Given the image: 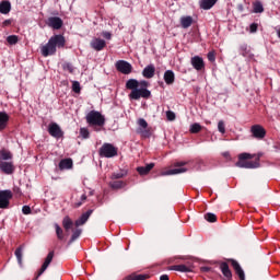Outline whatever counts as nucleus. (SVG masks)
I'll return each instance as SVG.
<instances>
[{
  "label": "nucleus",
  "instance_id": "6ab92c4d",
  "mask_svg": "<svg viewBox=\"0 0 280 280\" xmlns=\"http://www.w3.org/2000/svg\"><path fill=\"white\" fill-rule=\"evenodd\" d=\"M164 82L165 84H167L168 86H172V84H174V82H176V74H174V71L172 70H166L164 72Z\"/></svg>",
  "mask_w": 280,
  "mask_h": 280
},
{
  "label": "nucleus",
  "instance_id": "6e6d98bb",
  "mask_svg": "<svg viewBox=\"0 0 280 280\" xmlns=\"http://www.w3.org/2000/svg\"><path fill=\"white\" fill-rule=\"evenodd\" d=\"M160 280H170V276H167V275H162V276L160 277Z\"/></svg>",
  "mask_w": 280,
  "mask_h": 280
},
{
  "label": "nucleus",
  "instance_id": "1a4fd4ad",
  "mask_svg": "<svg viewBox=\"0 0 280 280\" xmlns=\"http://www.w3.org/2000/svg\"><path fill=\"white\" fill-rule=\"evenodd\" d=\"M116 69L120 73H124V75H130L132 73V65L126 60H118L116 62Z\"/></svg>",
  "mask_w": 280,
  "mask_h": 280
},
{
  "label": "nucleus",
  "instance_id": "8fccbe9b",
  "mask_svg": "<svg viewBox=\"0 0 280 280\" xmlns=\"http://www.w3.org/2000/svg\"><path fill=\"white\" fill-rule=\"evenodd\" d=\"M102 36L106 38V40H110V38H113V34H110L109 32H103Z\"/></svg>",
  "mask_w": 280,
  "mask_h": 280
},
{
  "label": "nucleus",
  "instance_id": "0eeeda50",
  "mask_svg": "<svg viewBox=\"0 0 280 280\" xmlns=\"http://www.w3.org/2000/svg\"><path fill=\"white\" fill-rule=\"evenodd\" d=\"M11 198H13L12 190H0V209H9Z\"/></svg>",
  "mask_w": 280,
  "mask_h": 280
},
{
  "label": "nucleus",
  "instance_id": "2f4dec72",
  "mask_svg": "<svg viewBox=\"0 0 280 280\" xmlns=\"http://www.w3.org/2000/svg\"><path fill=\"white\" fill-rule=\"evenodd\" d=\"M80 235H82V230H80V229L74 230L72 232L70 241L68 242V246H71V244H73V242H75V240H78V237H80Z\"/></svg>",
  "mask_w": 280,
  "mask_h": 280
},
{
  "label": "nucleus",
  "instance_id": "20e7f679",
  "mask_svg": "<svg viewBox=\"0 0 280 280\" xmlns=\"http://www.w3.org/2000/svg\"><path fill=\"white\" fill-rule=\"evenodd\" d=\"M85 119L89 126L94 128L96 132H100V128H103V126L106 124V118L104 117V115H102V113L97 110H91L86 115Z\"/></svg>",
  "mask_w": 280,
  "mask_h": 280
},
{
  "label": "nucleus",
  "instance_id": "aec40b11",
  "mask_svg": "<svg viewBox=\"0 0 280 280\" xmlns=\"http://www.w3.org/2000/svg\"><path fill=\"white\" fill-rule=\"evenodd\" d=\"M152 170H154V163H149L145 166L137 167V172H138V174H140V176H148V174H150V172H152Z\"/></svg>",
  "mask_w": 280,
  "mask_h": 280
},
{
  "label": "nucleus",
  "instance_id": "5701e85b",
  "mask_svg": "<svg viewBox=\"0 0 280 280\" xmlns=\"http://www.w3.org/2000/svg\"><path fill=\"white\" fill-rule=\"evenodd\" d=\"M10 121V116L5 112H0V131L8 128V122Z\"/></svg>",
  "mask_w": 280,
  "mask_h": 280
},
{
  "label": "nucleus",
  "instance_id": "9b49d317",
  "mask_svg": "<svg viewBox=\"0 0 280 280\" xmlns=\"http://www.w3.org/2000/svg\"><path fill=\"white\" fill-rule=\"evenodd\" d=\"M51 261H54V250L48 253L44 264L42 265V268L39 269V271L37 272V276L35 277V280H38V277H40L43 272H45V270L49 268V264H51Z\"/></svg>",
  "mask_w": 280,
  "mask_h": 280
},
{
  "label": "nucleus",
  "instance_id": "bf43d9fd",
  "mask_svg": "<svg viewBox=\"0 0 280 280\" xmlns=\"http://www.w3.org/2000/svg\"><path fill=\"white\" fill-rule=\"evenodd\" d=\"M278 37L280 38V30L278 31Z\"/></svg>",
  "mask_w": 280,
  "mask_h": 280
},
{
  "label": "nucleus",
  "instance_id": "dca6fc26",
  "mask_svg": "<svg viewBox=\"0 0 280 280\" xmlns=\"http://www.w3.org/2000/svg\"><path fill=\"white\" fill-rule=\"evenodd\" d=\"M0 170L3 174H14V163L13 162H0Z\"/></svg>",
  "mask_w": 280,
  "mask_h": 280
},
{
  "label": "nucleus",
  "instance_id": "b1692460",
  "mask_svg": "<svg viewBox=\"0 0 280 280\" xmlns=\"http://www.w3.org/2000/svg\"><path fill=\"white\" fill-rule=\"evenodd\" d=\"M194 18H191L190 15L180 18V25L184 30H187V27H191Z\"/></svg>",
  "mask_w": 280,
  "mask_h": 280
},
{
  "label": "nucleus",
  "instance_id": "72a5a7b5",
  "mask_svg": "<svg viewBox=\"0 0 280 280\" xmlns=\"http://www.w3.org/2000/svg\"><path fill=\"white\" fill-rule=\"evenodd\" d=\"M253 8L255 14H261V12H264V4H261V1H255Z\"/></svg>",
  "mask_w": 280,
  "mask_h": 280
},
{
  "label": "nucleus",
  "instance_id": "6e6552de",
  "mask_svg": "<svg viewBox=\"0 0 280 280\" xmlns=\"http://www.w3.org/2000/svg\"><path fill=\"white\" fill-rule=\"evenodd\" d=\"M48 133L50 137H54V139H62L65 137V131H62L60 125L56 122H51L48 126Z\"/></svg>",
  "mask_w": 280,
  "mask_h": 280
},
{
  "label": "nucleus",
  "instance_id": "4be33fe9",
  "mask_svg": "<svg viewBox=\"0 0 280 280\" xmlns=\"http://www.w3.org/2000/svg\"><path fill=\"white\" fill-rule=\"evenodd\" d=\"M220 270H221L223 277H225V279L233 278V272L231 271V268H229L228 262H221L220 264Z\"/></svg>",
  "mask_w": 280,
  "mask_h": 280
},
{
  "label": "nucleus",
  "instance_id": "ddd939ff",
  "mask_svg": "<svg viewBox=\"0 0 280 280\" xmlns=\"http://www.w3.org/2000/svg\"><path fill=\"white\" fill-rule=\"evenodd\" d=\"M48 27H52V30H60L63 25L62 19L58 16H50L47 20Z\"/></svg>",
  "mask_w": 280,
  "mask_h": 280
},
{
  "label": "nucleus",
  "instance_id": "f257e3e1",
  "mask_svg": "<svg viewBox=\"0 0 280 280\" xmlns=\"http://www.w3.org/2000/svg\"><path fill=\"white\" fill-rule=\"evenodd\" d=\"M126 89L131 91L129 94V100L139 101L141 97L143 100H150L152 97V92L150 90L139 88V81L137 79H129L126 82Z\"/></svg>",
  "mask_w": 280,
  "mask_h": 280
},
{
  "label": "nucleus",
  "instance_id": "a878e982",
  "mask_svg": "<svg viewBox=\"0 0 280 280\" xmlns=\"http://www.w3.org/2000/svg\"><path fill=\"white\" fill-rule=\"evenodd\" d=\"M73 167V160L63 159L59 162V170H71Z\"/></svg>",
  "mask_w": 280,
  "mask_h": 280
},
{
  "label": "nucleus",
  "instance_id": "09e8293b",
  "mask_svg": "<svg viewBox=\"0 0 280 280\" xmlns=\"http://www.w3.org/2000/svg\"><path fill=\"white\" fill-rule=\"evenodd\" d=\"M208 60L210 62H215V52L213 51L208 52Z\"/></svg>",
  "mask_w": 280,
  "mask_h": 280
},
{
  "label": "nucleus",
  "instance_id": "473e14b6",
  "mask_svg": "<svg viewBox=\"0 0 280 280\" xmlns=\"http://www.w3.org/2000/svg\"><path fill=\"white\" fill-rule=\"evenodd\" d=\"M0 159H1L2 161H11V159H12V152H10V151H8V150H5V149H2V150L0 151Z\"/></svg>",
  "mask_w": 280,
  "mask_h": 280
},
{
  "label": "nucleus",
  "instance_id": "412c9836",
  "mask_svg": "<svg viewBox=\"0 0 280 280\" xmlns=\"http://www.w3.org/2000/svg\"><path fill=\"white\" fill-rule=\"evenodd\" d=\"M12 11V3L10 0H2L0 2V14H10Z\"/></svg>",
  "mask_w": 280,
  "mask_h": 280
},
{
  "label": "nucleus",
  "instance_id": "39448f33",
  "mask_svg": "<svg viewBox=\"0 0 280 280\" xmlns=\"http://www.w3.org/2000/svg\"><path fill=\"white\" fill-rule=\"evenodd\" d=\"M117 148L110 143H104L98 150L100 156L104 159H113L117 156Z\"/></svg>",
  "mask_w": 280,
  "mask_h": 280
},
{
  "label": "nucleus",
  "instance_id": "4d7b16f0",
  "mask_svg": "<svg viewBox=\"0 0 280 280\" xmlns=\"http://www.w3.org/2000/svg\"><path fill=\"white\" fill-rule=\"evenodd\" d=\"M81 200H82V202H84V200H86V195H82Z\"/></svg>",
  "mask_w": 280,
  "mask_h": 280
},
{
  "label": "nucleus",
  "instance_id": "680f3d73",
  "mask_svg": "<svg viewBox=\"0 0 280 280\" xmlns=\"http://www.w3.org/2000/svg\"><path fill=\"white\" fill-rule=\"evenodd\" d=\"M240 10H243V7H242V5L240 7Z\"/></svg>",
  "mask_w": 280,
  "mask_h": 280
},
{
  "label": "nucleus",
  "instance_id": "ea45409f",
  "mask_svg": "<svg viewBox=\"0 0 280 280\" xmlns=\"http://www.w3.org/2000/svg\"><path fill=\"white\" fill-rule=\"evenodd\" d=\"M62 69L63 71H68V73H73L74 71L73 65L70 62L62 63Z\"/></svg>",
  "mask_w": 280,
  "mask_h": 280
},
{
  "label": "nucleus",
  "instance_id": "cd10ccee",
  "mask_svg": "<svg viewBox=\"0 0 280 280\" xmlns=\"http://www.w3.org/2000/svg\"><path fill=\"white\" fill-rule=\"evenodd\" d=\"M128 176V171L127 170H120L118 173H113L110 175L112 180H119V178H126Z\"/></svg>",
  "mask_w": 280,
  "mask_h": 280
},
{
  "label": "nucleus",
  "instance_id": "9d476101",
  "mask_svg": "<svg viewBox=\"0 0 280 280\" xmlns=\"http://www.w3.org/2000/svg\"><path fill=\"white\" fill-rule=\"evenodd\" d=\"M250 132L254 139L261 140L266 138V129L261 125H253L250 127Z\"/></svg>",
  "mask_w": 280,
  "mask_h": 280
},
{
  "label": "nucleus",
  "instance_id": "4468645a",
  "mask_svg": "<svg viewBox=\"0 0 280 280\" xmlns=\"http://www.w3.org/2000/svg\"><path fill=\"white\" fill-rule=\"evenodd\" d=\"M230 262L235 270V273L237 275L240 280H246V275L244 273V269H242V266H240V262L235 259H230Z\"/></svg>",
  "mask_w": 280,
  "mask_h": 280
},
{
  "label": "nucleus",
  "instance_id": "f03ea898",
  "mask_svg": "<svg viewBox=\"0 0 280 280\" xmlns=\"http://www.w3.org/2000/svg\"><path fill=\"white\" fill-rule=\"evenodd\" d=\"M65 36L62 35H54L49 38L48 43L40 47V52L44 58H47L49 56H55L58 47L59 49L65 47L66 45Z\"/></svg>",
  "mask_w": 280,
  "mask_h": 280
},
{
  "label": "nucleus",
  "instance_id": "393cba45",
  "mask_svg": "<svg viewBox=\"0 0 280 280\" xmlns=\"http://www.w3.org/2000/svg\"><path fill=\"white\" fill-rule=\"evenodd\" d=\"M168 270H175L176 272H191V267L186 265H173L168 267Z\"/></svg>",
  "mask_w": 280,
  "mask_h": 280
},
{
  "label": "nucleus",
  "instance_id": "c756f323",
  "mask_svg": "<svg viewBox=\"0 0 280 280\" xmlns=\"http://www.w3.org/2000/svg\"><path fill=\"white\" fill-rule=\"evenodd\" d=\"M55 231H56L57 238L60 242H65V231L62 230V228H60V225H58V223L55 224Z\"/></svg>",
  "mask_w": 280,
  "mask_h": 280
},
{
  "label": "nucleus",
  "instance_id": "2eb2a0df",
  "mask_svg": "<svg viewBox=\"0 0 280 280\" xmlns=\"http://www.w3.org/2000/svg\"><path fill=\"white\" fill-rule=\"evenodd\" d=\"M190 65H192L196 71H202L205 69V60L200 56L191 57Z\"/></svg>",
  "mask_w": 280,
  "mask_h": 280
},
{
  "label": "nucleus",
  "instance_id": "5fc2aeb1",
  "mask_svg": "<svg viewBox=\"0 0 280 280\" xmlns=\"http://www.w3.org/2000/svg\"><path fill=\"white\" fill-rule=\"evenodd\" d=\"M13 191H14V194H16L18 196H21V188L14 187V188H13Z\"/></svg>",
  "mask_w": 280,
  "mask_h": 280
},
{
  "label": "nucleus",
  "instance_id": "3c124183",
  "mask_svg": "<svg viewBox=\"0 0 280 280\" xmlns=\"http://www.w3.org/2000/svg\"><path fill=\"white\" fill-rule=\"evenodd\" d=\"M257 27H259V26L257 25V23L250 24L249 30H250L252 34H254L255 32H257Z\"/></svg>",
  "mask_w": 280,
  "mask_h": 280
},
{
  "label": "nucleus",
  "instance_id": "37998d69",
  "mask_svg": "<svg viewBox=\"0 0 280 280\" xmlns=\"http://www.w3.org/2000/svg\"><path fill=\"white\" fill-rule=\"evenodd\" d=\"M218 130H219V132H221V135H224V132H226V128L224 127V121L223 120H220L218 122Z\"/></svg>",
  "mask_w": 280,
  "mask_h": 280
},
{
  "label": "nucleus",
  "instance_id": "13d9d810",
  "mask_svg": "<svg viewBox=\"0 0 280 280\" xmlns=\"http://www.w3.org/2000/svg\"><path fill=\"white\" fill-rule=\"evenodd\" d=\"M77 207H82V202H78V203H77Z\"/></svg>",
  "mask_w": 280,
  "mask_h": 280
},
{
  "label": "nucleus",
  "instance_id": "bb28decb",
  "mask_svg": "<svg viewBox=\"0 0 280 280\" xmlns=\"http://www.w3.org/2000/svg\"><path fill=\"white\" fill-rule=\"evenodd\" d=\"M215 3H218V0H201L200 8L201 10H211Z\"/></svg>",
  "mask_w": 280,
  "mask_h": 280
},
{
  "label": "nucleus",
  "instance_id": "a19ab883",
  "mask_svg": "<svg viewBox=\"0 0 280 280\" xmlns=\"http://www.w3.org/2000/svg\"><path fill=\"white\" fill-rule=\"evenodd\" d=\"M72 91L74 93H80L82 91V88L80 86V82L78 81L72 82Z\"/></svg>",
  "mask_w": 280,
  "mask_h": 280
},
{
  "label": "nucleus",
  "instance_id": "e433bc0d",
  "mask_svg": "<svg viewBox=\"0 0 280 280\" xmlns=\"http://www.w3.org/2000/svg\"><path fill=\"white\" fill-rule=\"evenodd\" d=\"M200 130H202V126H200V124H198V122H195L190 126L191 135H198V132H200Z\"/></svg>",
  "mask_w": 280,
  "mask_h": 280
},
{
  "label": "nucleus",
  "instance_id": "de8ad7c7",
  "mask_svg": "<svg viewBox=\"0 0 280 280\" xmlns=\"http://www.w3.org/2000/svg\"><path fill=\"white\" fill-rule=\"evenodd\" d=\"M139 86L140 89H148V86H150V82L145 80L139 81Z\"/></svg>",
  "mask_w": 280,
  "mask_h": 280
},
{
  "label": "nucleus",
  "instance_id": "c85d7f7f",
  "mask_svg": "<svg viewBox=\"0 0 280 280\" xmlns=\"http://www.w3.org/2000/svg\"><path fill=\"white\" fill-rule=\"evenodd\" d=\"M126 182L124 180H113L109 183L110 189H124L126 187Z\"/></svg>",
  "mask_w": 280,
  "mask_h": 280
},
{
  "label": "nucleus",
  "instance_id": "f3484780",
  "mask_svg": "<svg viewBox=\"0 0 280 280\" xmlns=\"http://www.w3.org/2000/svg\"><path fill=\"white\" fill-rule=\"evenodd\" d=\"M154 73H156V67H154V65H149L142 70V75L147 80H151V78L154 77Z\"/></svg>",
  "mask_w": 280,
  "mask_h": 280
},
{
  "label": "nucleus",
  "instance_id": "a211bd4d",
  "mask_svg": "<svg viewBox=\"0 0 280 280\" xmlns=\"http://www.w3.org/2000/svg\"><path fill=\"white\" fill-rule=\"evenodd\" d=\"M93 214V210H88L84 212L77 221H75V226H82L83 224H86L91 215Z\"/></svg>",
  "mask_w": 280,
  "mask_h": 280
},
{
  "label": "nucleus",
  "instance_id": "a18cd8bd",
  "mask_svg": "<svg viewBox=\"0 0 280 280\" xmlns=\"http://www.w3.org/2000/svg\"><path fill=\"white\" fill-rule=\"evenodd\" d=\"M166 117L168 119V121H174V119H176V114L172 110L166 112Z\"/></svg>",
  "mask_w": 280,
  "mask_h": 280
},
{
  "label": "nucleus",
  "instance_id": "7ed1b4c3",
  "mask_svg": "<svg viewBox=\"0 0 280 280\" xmlns=\"http://www.w3.org/2000/svg\"><path fill=\"white\" fill-rule=\"evenodd\" d=\"M255 159V161H250ZM261 159V154H258L256 158L250 153H241L238 155V161L236 162V167H242L245 170H257L259 167V160Z\"/></svg>",
  "mask_w": 280,
  "mask_h": 280
},
{
  "label": "nucleus",
  "instance_id": "864d4df0",
  "mask_svg": "<svg viewBox=\"0 0 280 280\" xmlns=\"http://www.w3.org/2000/svg\"><path fill=\"white\" fill-rule=\"evenodd\" d=\"M201 272H211V267H201Z\"/></svg>",
  "mask_w": 280,
  "mask_h": 280
},
{
  "label": "nucleus",
  "instance_id": "c03bdc74",
  "mask_svg": "<svg viewBox=\"0 0 280 280\" xmlns=\"http://www.w3.org/2000/svg\"><path fill=\"white\" fill-rule=\"evenodd\" d=\"M138 126H140V128H143V130H145V128H148V121L144 118H139Z\"/></svg>",
  "mask_w": 280,
  "mask_h": 280
},
{
  "label": "nucleus",
  "instance_id": "603ef678",
  "mask_svg": "<svg viewBox=\"0 0 280 280\" xmlns=\"http://www.w3.org/2000/svg\"><path fill=\"white\" fill-rule=\"evenodd\" d=\"M10 25H12V20H4L2 22V27H10Z\"/></svg>",
  "mask_w": 280,
  "mask_h": 280
},
{
  "label": "nucleus",
  "instance_id": "423d86ee",
  "mask_svg": "<svg viewBox=\"0 0 280 280\" xmlns=\"http://www.w3.org/2000/svg\"><path fill=\"white\" fill-rule=\"evenodd\" d=\"M185 165H187V162H176L174 164V167H179V168H171L168 171H163L161 173V176H174L176 174H185V172H187V168H185Z\"/></svg>",
  "mask_w": 280,
  "mask_h": 280
},
{
  "label": "nucleus",
  "instance_id": "58836bf2",
  "mask_svg": "<svg viewBox=\"0 0 280 280\" xmlns=\"http://www.w3.org/2000/svg\"><path fill=\"white\" fill-rule=\"evenodd\" d=\"M7 43H9V45H16V43H19V36H16V35L8 36Z\"/></svg>",
  "mask_w": 280,
  "mask_h": 280
},
{
  "label": "nucleus",
  "instance_id": "4c0bfd02",
  "mask_svg": "<svg viewBox=\"0 0 280 280\" xmlns=\"http://www.w3.org/2000/svg\"><path fill=\"white\" fill-rule=\"evenodd\" d=\"M205 220H207V222L213 223L218 222V217L214 213L208 212L205 214Z\"/></svg>",
  "mask_w": 280,
  "mask_h": 280
},
{
  "label": "nucleus",
  "instance_id": "79ce46f5",
  "mask_svg": "<svg viewBox=\"0 0 280 280\" xmlns=\"http://www.w3.org/2000/svg\"><path fill=\"white\" fill-rule=\"evenodd\" d=\"M80 136H81L83 139H89V137L91 136V133L89 132V129H86V128H81V129H80Z\"/></svg>",
  "mask_w": 280,
  "mask_h": 280
},
{
  "label": "nucleus",
  "instance_id": "052dcab7",
  "mask_svg": "<svg viewBox=\"0 0 280 280\" xmlns=\"http://www.w3.org/2000/svg\"><path fill=\"white\" fill-rule=\"evenodd\" d=\"M225 280H233V278H228V279H225Z\"/></svg>",
  "mask_w": 280,
  "mask_h": 280
},
{
  "label": "nucleus",
  "instance_id": "f704fd0d",
  "mask_svg": "<svg viewBox=\"0 0 280 280\" xmlns=\"http://www.w3.org/2000/svg\"><path fill=\"white\" fill-rule=\"evenodd\" d=\"M149 277L150 276H148V275H137V273H133V275L127 276L126 280H145Z\"/></svg>",
  "mask_w": 280,
  "mask_h": 280
},
{
  "label": "nucleus",
  "instance_id": "7c9ffc66",
  "mask_svg": "<svg viewBox=\"0 0 280 280\" xmlns=\"http://www.w3.org/2000/svg\"><path fill=\"white\" fill-rule=\"evenodd\" d=\"M62 226L65 231H69L70 229H73V221L69 217H65L62 220Z\"/></svg>",
  "mask_w": 280,
  "mask_h": 280
},
{
  "label": "nucleus",
  "instance_id": "49530a36",
  "mask_svg": "<svg viewBox=\"0 0 280 280\" xmlns=\"http://www.w3.org/2000/svg\"><path fill=\"white\" fill-rule=\"evenodd\" d=\"M22 213H24V215H30V213H32V208H30V206H23Z\"/></svg>",
  "mask_w": 280,
  "mask_h": 280
},
{
  "label": "nucleus",
  "instance_id": "c9c22d12",
  "mask_svg": "<svg viewBox=\"0 0 280 280\" xmlns=\"http://www.w3.org/2000/svg\"><path fill=\"white\" fill-rule=\"evenodd\" d=\"M15 257L20 266L23 264V247L20 246L15 249Z\"/></svg>",
  "mask_w": 280,
  "mask_h": 280
},
{
  "label": "nucleus",
  "instance_id": "f8f14e48",
  "mask_svg": "<svg viewBox=\"0 0 280 280\" xmlns=\"http://www.w3.org/2000/svg\"><path fill=\"white\" fill-rule=\"evenodd\" d=\"M90 47L94 49V51H102L106 47V40L95 37L91 40Z\"/></svg>",
  "mask_w": 280,
  "mask_h": 280
}]
</instances>
